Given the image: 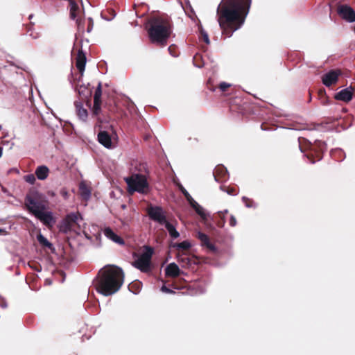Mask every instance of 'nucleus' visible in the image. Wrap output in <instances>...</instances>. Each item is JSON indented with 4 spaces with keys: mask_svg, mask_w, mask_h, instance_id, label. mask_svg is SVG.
<instances>
[{
    "mask_svg": "<svg viewBox=\"0 0 355 355\" xmlns=\"http://www.w3.org/2000/svg\"><path fill=\"white\" fill-rule=\"evenodd\" d=\"M252 0H222L217 8L218 21L222 33L230 37L245 22Z\"/></svg>",
    "mask_w": 355,
    "mask_h": 355,
    "instance_id": "obj_1",
    "label": "nucleus"
},
{
    "mask_svg": "<svg viewBox=\"0 0 355 355\" xmlns=\"http://www.w3.org/2000/svg\"><path fill=\"white\" fill-rule=\"evenodd\" d=\"M124 280V273L121 268L112 266L102 268L94 281L96 290L104 296L116 293Z\"/></svg>",
    "mask_w": 355,
    "mask_h": 355,
    "instance_id": "obj_2",
    "label": "nucleus"
},
{
    "mask_svg": "<svg viewBox=\"0 0 355 355\" xmlns=\"http://www.w3.org/2000/svg\"><path fill=\"white\" fill-rule=\"evenodd\" d=\"M149 23L150 27L148 29V35L153 43L165 46L167 40L172 33L171 25L167 20L162 18H152Z\"/></svg>",
    "mask_w": 355,
    "mask_h": 355,
    "instance_id": "obj_3",
    "label": "nucleus"
},
{
    "mask_svg": "<svg viewBox=\"0 0 355 355\" xmlns=\"http://www.w3.org/2000/svg\"><path fill=\"white\" fill-rule=\"evenodd\" d=\"M25 205L28 210L44 225H49L53 223L54 220L51 211H46L45 202L41 200L37 195L26 196Z\"/></svg>",
    "mask_w": 355,
    "mask_h": 355,
    "instance_id": "obj_4",
    "label": "nucleus"
},
{
    "mask_svg": "<svg viewBox=\"0 0 355 355\" xmlns=\"http://www.w3.org/2000/svg\"><path fill=\"white\" fill-rule=\"evenodd\" d=\"M125 181L130 193L138 192L141 194H146L149 191L148 183L146 177L143 175L133 174L125 178Z\"/></svg>",
    "mask_w": 355,
    "mask_h": 355,
    "instance_id": "obj_5",
    "label": "nucleus"
},
{
    "mask_svg": "<svg viewBox=\"0 0 355 355\" xmlns=\"http://www.w3.org/2000/svg\"><path fill=\"white\" fill-rule=\"evenodd\" d=\"M153 254V250L150 247L146 246L145 251L132 263L133 266L141 272H147L150 270V260Z\"/></svg>",
    "mask_w": 355,
    "mask_h": 355,
    "instance_id": "obj_6",
    "label": "nucleus"
},
{
    "mask_svg": "<svg viewBox=\"0 0 355 355\" xmlns=\"http://www.w3.org/2000/svg\"><path fill=\"white\" fill-rule=\"evenodd\" d=\"M82 220L83 218L80 214L78 212L71 213L67 216L62 228L64 232H67L73 228L75 225L80 227Z\"/></svg>",
    "mask_w": 355,
    "mask_h": 355,
    "instance_id": "obj_7",
    "label": "nucleus"
},
{
    "mask_svg": "<svg viewBox=\"0 0 355 355\" xmlns=\"http://www.w3.org/2000/svg\"><path fill=\"white\" fill-rule=\"evenodd\" d=\"M148 214L149 217L160 225H164L166 222L165 212L160 207H150L148 208Z\"/></svg>",
    "mask_w": 355,
    "mask_h": 355,
    "instance_id": "obj_8",
    "label": "nucleus"
},
{
    "mask_svg": "<svg viewBox=\"0 0 355 355\" xmlns=\"http://www.w3.org/2000/svg\"><path fill=\"white\" fill-rule=\"evenodd\" d=\"M338 14L340 17L347 22L355 21V11L347 5H340L338 7Z\"/></svg>",
    "mask_w": 355,
    "mask_h": 355,
    "instance_id": "obj_9",
    "label": "nucleus"
},
{
    "mask_svg": "<svg viewBox=\"0 0 355 355\" xmlns=\"http://www.w3.org/2000/svg\"><path fill=\"white\" fill-rule=\"evenodd\" d=\"M340 75V71L339 70H331L322 76V83L326 87H330L337 83Z\"/></svg>",
    "mask_w": 355,
    "mask_h": 355,
    "instance_id": "obj_10",
    "label": "nucleus"
},
{
    "mask_svg": "<svg viewBox=\"0 0 355 355\" xmlns=\"http://www.w3.org/2000/svg\"><path fill=\"white\" fill-rule=\"evenodd\" d=\"M98 141L106 148H112V139L110 135L106 131H101L98 134Z\"/></svg>",
    "mask_w": 355,
    "mask_h": 355,
    "instance_id": "obj_11",
    "label": "nucleus"
},
{
    "mask_svg": "<svg viewBox=\"0 0 355 355\" xmlns=\"http://www.w3.org/2000/svg\"><path fill=\"white\" fill-rule=\"evenodd\" d=\"M214 176L216 182L225 181L228 178L227 171L223 166H217L214 172Z\"/></svg>",
    "mask_w": 355,
    "mask_h": 355,
    "instance_id": "obj_12",
    "label": "nucleus"
},
{
    "mask_svg": "<svg viewBox=\"0 0 355 355\" xmlns=\"http://www.w3.org/2000/svg\"><path fill=\"white\" fill-rule=\"evenodd\" d=\"M104 235L113 242L118 243L119 245H123V240L119 237L117 234H116L113 230L110 227H106L103 230Z\"/></svg>",
    "mask_w": 355,
    "mask_h": 355,
    "instance_id": "obj_13",
    "label": "nucleus"
},
{
    "mask_svg": "<svg viewBox=\"0 0 355 355\" xmlns=\"http://www.w3.org/2000/svg\"><path fill=\"white\" fill-rule=\"evenodd\" d=\"M337 100L348 102L352 98V90L351 88L342 89L336 94Z\"/></svg>",
    "mask_w": 355,
    "mask_h": 355,
    "instance_id": "obj_14",
    "label": "nucleus"
},
{
    "mask_svg": "<svg viewBox=\"0 0 355 355\" xmlns=\"http://www.w3.org/2000/svg\"><path fill=\"white\" fill-rule=\"evenodd\" d=\"M180 273L178 266L175 263H169L165 268V274L166 276L176 277Z\"/></svg>",
    "mask_w": 355,
    "mask_h": 355,
    "instance_id": "obj_15",
    "label": "nucleus"
},
{
    "mask_svg": "<svg viewBox=\"0 0 355 355\" xmlns=\"http://www.w3.org/2000/svg\"><path fill=\"white\" fill-rule=\"evenodd\" d=\"M75 107L76 114L79 119L85 122L88 116L87 110L83 107V104L80 102H75Z\"/></svg>",
    "mask_w": 355,
    "mask_h": 355,
    "instance_id": "obj_16",
    "label": "nucleus"
},
{
    "mask_svg": "<svg viewBox=\"0 0 355 355\" xmlns=\"http://www.w3.org/2000/svg\"><path fill=\"white\" fill-rule=\"evenodd\" d=\"M35 173L38 180H44L49 176V169L46 166L41 165L36 168Z\"/></svg>",
    "mask_w": 355,
    "mask_h": 355,
    "instance_id": "obj_17",
    "label": "nucleus"
},
{
    "mask_svg": "<svg viewBox=\"0 0 355 355\" xmlns=\"http://www.w3.org/2000/svg\"><path fill=\"white\" fill-rule=\"evenodd\" d=\"M197 237L200 241L203 246H206L211 250H215V246L210 242L208 236L201 232H197Z\"/></svg>",
    "mask_w": 355,
    "mask_h": 355,
    "instance_id": "obj_18",
    "label": "nucleus"
},
{
    "mask_svg": "<svg viewBox=\"0 0 355 355\" xmlns=\"http://www.w3.org/2000/svg\"><path fill=\"white\" fill-rule=\"evenodd\" d=\"M190 206L196 211V212L202 218V220H205L209 216V214L206 213L204 208L200 206L195 200L191 202Z\"/></svg>",
    "mask_w": 355,
    "mask_h": 355,
    "instance_id": "obj_19",
    "label": "nucleus"
},
{
    "mask_svg": "<svg viewBox=\"0 0 355 355\" xmlns=\"http://www.w3.org/2000/svg\"><path fill=\"white\" fill-rule=\"evenodd\" d=\"M85 64L86 57L82 51H79L76 58V67L81 73L85 70Z\"/></svg>",
    "mask_w": 355,
    "mask_h": 355,
    "instance_id": "obj_20",
    "label": "nucleus"
},
{
    "mask_svg": "<svg viewBox=\"0 0 355 355\" xmlns=\"http://www.w3.org/2000/svg\"><path fill=\"white\" fill-rule=\"evenodd\" d=\"M79 189H80V195H81L82 198L83 199L87 200L90 198V196H91L90 189L83 182H81L80 184Z\"/></svg>",
    "mask_w": 355,
    "mask_h": 355,
    "instance_id": "obj_21",
    "label": "nucleus"
},
{
    "mask_svg": "<svg viewBox=\"0 0 355 355\" xmlns=\"http://www.w3.org/2000/svg\"><path fill=\"white\" fill-rule=\"evenodd\" d=\"M164 225L165 226L166 229L168 232L169 235L172 238L177 239L180 236V233L176 230L175 227L169 222L167 221Z\"/></svg>",
    "mask_w": 355,
    "mask_h": 355,
    "instance_id": "obj_22",
    "label": "nucleus"
},
{
    "mask_svg": "<svg viewBox=\"0 0 355 355\" xmlns=\"http://www.w3.org/2000/svg\"><path fill=\"white\" fill-rule=\"evenodd\" d=\"M69 4H70V17L72 19H75L76 17V12L78 10V6L77 3L73 0H69Z\"/></svg>",
    "mask_w": 355,
    "mask_h": 355,
    "instance_id": "obj_23",
    "label": "nucleus"
},
{
    "mask_svg": "<svg viewBox=\"0 0 355 355\" xmlns=\"http://www.w3.org/2000/svg\"><path fill=\"white\" fill-rule=\"evenodd\" d=\"M101 83H99L94 96V102L95 103L96 105H98V103H101Z\"/></svg>",
    "mask_w": 355,
    "mask_h": 355,
    "instance_id": "obj_24",
    "label": "nucleus"
},
{
    "mask_svg": "<svg viewBox=\"0 0 355 355\" xmlns=\"http://www.w3.org/2000/svg\"><path fill=\"white\" fill-rule=\"evenodd\" d=\"M37 239L38 242L44 246L49 248L52 246V244L40 233L37 236Z\"/></svg>",
    "mask_w": 355,
    "mask_h": 355,
    "instance_id": "obj_25",
    "label": "nucleus"
},
{
    "mask_svg": "<svg viewBox=\"0 0 355 355\" xmlns=\"http://www.w3.org/2000/svg\"><path fill=\"white\" fill-rule=\"evenodd\" d=\"M175 248L182 250H188L191 247V245L189 241H184L181 243H176L173 245Z\"/></svg>",
    "mask_w": 355,
    "mask_h": 355,
    "instance_id": "obj_26",
    "label": "nucleus"
},
{
    "mask_svg": "<svg viewBox=\"0 0 355 355\" xmlns=\"http://www.w3.org/2000/svg\"><path fill=\"white\" fill-rule=\"evenodd\" d=\"M177 259L178 261L182 263L183 265H187L189 263V259L187 257L185 253H178Z\"/></svg>",
    "mask_w": 355,
    "mask_h": 355,
    "instance_id": "obj_27",
    "label": "nucleus"
},
{
    "mask_svg": "<svg viewBox=\"0 0 355 355\" xmlns=\"http://www.w3.org/2000/svg\"><path fill=\"white\" fill-rule=\"evenodd\" d=\"M200 33L201 34V36L204 40V42L207 44H210V40H209V36H208V34L201 27L200 28Z\"/></svg>",
    "mask_w": 355,
    "mask_h": 355,
    "instance_id": "obj_28",
    "label": "nucleus"
},
{
    "mask_svg": "<svg viewBox=\"0 0 355 355\" xmlns=\"http://www.w3.org/2000/svg\"><path fill=\"white\" fill-rule=\"evenodd\" d=\"M24 180L31 184H35L36 179L35 175L28 174L24 176Z\"/></svg>",
    "mask_w": 355,
    "mask_h": 355,
    "instance_id": "obj_29",
    "label": "nucleus"
},
{
    "mask_svg": "<svg viewBox=\"0 0 355 355\" xmlns=\"http://www.w3.org/2000/svg\"><path fill=\"white\" fill-rule=\"evenodd\" d=\"M182 194L184 196V197L186 198L189 204L194 200V199L191 197V196L187 190H184Z\"/></svg>",
    "mask_w": 355,
    "mask_h": 355,
    "instance_id": "obj_30",
    "label": "nucleus"
},
{
    "mask_svg": "<svg viewBox=\"0 0 355 355\" xmlns=\"http://www.w3.org/2000/svg\"><path fill=\"white\" fill-rule=\"evenodd\" d=\"M231 86L230 84L223 82L220 84L219 88L222 92L226 91V89Z\"/></svg>",
    "mask_w": 355,
    "mask_h": 355,
    "instance_id": "obj_31",
    "label": "nucleus"
},
{
    "mask_svg": "<svg viewBox=\"0 0 355 355\" xmlns=\"http://www.w3.org/2000/svg\"><path fill=\"white\" fill-rule=\"evenodd\" d=\"M173 182L174 184L178 187V189H180V191L183 193L184 190H186L184 189V187L182 185V184L178 180H175L174 179L173 180Z\"/></svg>",
    "mask_w": 355,
    "mask_h": 355,
    "instance_id": "obj_32",
    "label": "nucleus"
},
{
    "mask_svg": "<svg viewBox=\"0 0 355 355\" xmlns=\"http://www.w3.org/2000/svg\"><path fill=\"white\" fill-rule=\"evenodd\" d=\"M161 291L163 292V293H168V294L175 293V292L173 290L167 288L165 285H163L161 287Z\"/></svg>",
    "mask_w": 355,
    "mask_h": 355,
    "instance_id": "obj_33",
    "label": "nucleus"
},
{
    "mask_svg": "<svg viewBox=\"0 0 355 355\" xmlns=\"http://www.w3.org/2000/svg\"><path fill=\"white\" fill-rule=\"evenodd\" d=\"M101 103H98V105H96L94 102V114L97 115L101 110Z\"/></svg>",
    "mask_w": 355,
    "mask_h": 355,
    "instance_id": "obj_34",
    "label": "nucleus"
},
{
    "mask_svg": "<svg viewBox=\"0 0 355 355\" xmlns=\"http://www.w3.org/2000/svg\"><path fill=\"white\" fill-rule=\"evenodd\" d=\"M197 293L198 294H202L205 292V288L203 286L198 285L197 287Z\"/></svg>",
    "mask_w": 355,
    "mask_h": 355,
    "instance_id": "obj_35",
    "label": "nucleus"
},
{
    "mask_svg": "<svg viewBox=\"0 0 355 355\" xmlns=\"http://www.w3.org/2000/svg\"><path fill=\"white\" fill-rule=\"evenodd\" d=\"M221 222H218V226L220 227H223L225 223V215H219Z\"/></svg>",
    "mask_w": 355,
    "mask_h": 355,
    "instance_id": "obj_36",
    "label": "nucleus"
},
{
    "mask_svg": "<svg viewBox=\"0 0 355 355\" xmlns=\"http://www.w3.org/2000/svg\"><path fill=\"white\" fill-rule=\"evenodd\" d=\"M230 225L232 226V227H234L236 225V220L235 218V217L232 215L230 216Z\"/></svg>",
    "mask_w": 355,
    "mask_h": 355,
    "instance_id": "obj_37",
    "label": "nucleus"
},
{
    "mask_svg": "<svg viewBox=\"0 0 355 355\" xmlns=\"http://www.w3.org/2000/svg\"><path fill=\"white\" fill-rule=\"evenodd\" d=\"M226 192L230 194V195H232V196H235L237 194V193L236 192L235 189H227L226 190Z\"/></svg>",
    "mask_w": 355,
    "mask_h": 355,
    "instance_id": "obj_38",
    "label": "nucleus"
},
{
    "mask_svg": "<svg viewBox=\"0 0 355 355\" xmlns=\"http://www.w3.org/2000/svg\"><path fill=\"white\" fill-rule=\"evenodd\" d=\"M242 200H243V201L244 202H245V205H246L247 207H252L251 205H250V204L246 202V201L248 200L246 197H243Z\"/></svg>",
    "mask_w": 355,
    "mask_h": 355,
    "instance_id": "obj_39",
    "label": "nucleus"
},
{
    "mask_svg": "<svg viewBox=\"0 0 355 355\" xmlns=\"http://www.w3.org/2000/svg\"><path fill=\"white\" fill-rule=\"evenodd\" d=\"M227 212H228V210L227 209H225L224 211H219L218 212V215H225Z\"/></svg>",
    "mask_w": 355,
    "mask_h": 355,
    "instance_id": "obj_40",
    "label": "nucleus"
},
{
    "mask_svg": "<svg viewBox=\"0 0 355 355\" xmlns=\"http://www.w3.org/2000/svg\"><path fill=\"white\" fill-rule=\"evenodd\" d=\"M171 49H172V47H171V46H169V47H168V51L170 52V53H171L173 56H174V57H175V56H176L175 54L172 53V52H171Z\"/></svg>",
    "mask_w": 355,
    "mask_h": 355,
    "instance_id": "obj_41",
    "label": "nucleus"
},
{
    "mask_svg": "<svg viewBox=\"0 0 355 355\" xmlns=\"http://www.w3.org/2000/svg\"><path fill=\"white\" fill-rule=\"evenodd\" d=\"M2 152H3V149H2V148L0 146V157L2 156Z\"/></svg>",
    "mask_w": 355,
    "mask_h": 355,
    "instance_id": "obj_42",
    "label": "nucleus"
},
{
    "mask_svg": "<svg viewBox=\"0 0 355 355\" xmlns=\"http://www.w3.org/2000/svg\"><path fill=\"white\" fill-rule=\"evenodd\" d=\"M1 306L5 308V307H6V306H7V304H6V303H3V304H1Z\"/></svg>",
    "mask_w": 355,
    "mask_h": 355,
    "instance_id": "obj_43",
    "label": "nucleus"
},
{
    "mask_svg": "<svg viewBox=\"0 0 355 355\" xmlns=\"http://www.w3.org/2000/svg\"><path fill=\"white\" fill-rule=\"evenodd\" d=\"M3 232V230L2 229H1V228H0V234H1V232Z\"/></svg>",
    "mask_w": 355,
    "mask_h": 355,
    "instance_id": "obj_44",
    "label": "nucleus"
},
{
    "mask_svg": "<svg viewBox=\"0 0 355 355\" xmlns=\"http://www.w3.org/2000/svg\"><path fill=\"white\" fill-rule=\"evenodd\" d=\"M197 57H198V55H196V56L194 57V58H193V59H194V61L196 60V59L197 58Z\"/></svg>",
    "mask_w": 355,
    "mask_h": 355,
    "instance_id": "obj_45",
    "label": "nucleus"
},
{
    "mask_svg": "<svg viewBox=\"0 0 355 355\" xmlns=\"http://www.w3.org/2000/svg\"><path fill=\"white\" fill-rule=\"evenodd\" d=\"M29 18H30V19H31V18H33V15H31L29 16Z\"/></svg>",
    "mask_w": 355,
    "mask_h": 355,
    "instance_id": "obj_46",
    "label": "nucleus"
},
{
    "mask_svg": "<svg viewBox=\"0 0 355 355\" xmlns=\"http://www.w3.org/2000/svg\"><path fill=\"white\" fill-rule=\"evenodd\" d=\"M196 67H201V66H200V65H197V64H196Z\"/></svg>",
    "mask_w": 355,
    "mask_h": 355,
    "instance_id": "obj_47",
    "label": "nucleus"
}]
</instances>
